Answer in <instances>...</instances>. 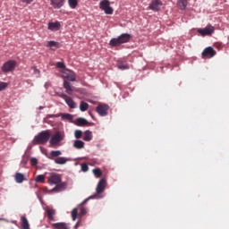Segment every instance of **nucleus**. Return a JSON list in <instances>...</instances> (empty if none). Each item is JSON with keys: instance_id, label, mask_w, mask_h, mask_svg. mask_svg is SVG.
Masks as SVG:
<instances>
[{"instance_id": "obj_1", "label": "nucleus", "mask_w": 229, "mask_h": 229, "mask_svg": "<svg viewBox=\"0 0 229 229\" xmlns=\"http://www.w3.org/2000/svg\"><path fill=\"white\" fill-rule=\"evenodd\" d=\"M48 185H55L50 192H62L65 189V182H62V177L58 174L51 173L47 177Z\"/></svg>"}, {"instance_id": "obj_2", "label": "nucleus", "mask_w": 229, "mask_h": 229, "mask_svg": "<svg viewBox=\"0 0 229 229\" xmlns=\"http://www.w3.org/2000/svg\"><path fill=\"white\" fill-rule=\"evenodd\" d=\"M131 38V35L123 33L117 38H111L109 46H111V47H118L119 46H122V44H127V42H130Z\"/></svg>"}, {"instance_id": "obj_3", "label": "nucleus", "mask_w": 229, "mask_h": 229, "mask_svg": "<svg viewBox=\"0 0 229 229\" xmlns=\"http://www.w3.org/2000/svg\"><path fill=\"white\" fill-rule=\"evenodd\" d=\"M94 198V196H91L88 199H86L85 200H83L80 205V209H79V213H78V208H73L72 211V221H76V217H83V216H85L87 214V208H85V207H83V205H85V203H87V201H89V199H92Z\"/></svg>"}, {"instance_id": "obj_4", "label": "nucleus", "mask_w": 229, "mask_h": 229, "mask_svg": "<svg viewBox=\"0 0 229 229\" xmlns=\"http://www.w3.org/2000/svg\"><path fill=\"white\" fill-rule=\"evenodd\" d=\"M51 139V132L49 131H42L38 135L35 136L33 144H46Z\"/></svg>"}, {"instance_id": "obj_5", "label": "nucleus", "mask_w": 229, "mask_h": 229, "mask_svg": "<svg viewBox=\"0 0 229 229\" xmlns=\"http://www.w3.org/2000/svg\"><path fill=\"white\" fill-rule=\"evenodd\" d=\"M99 8L106 13V15H112V13H114V8L110 6V1L108 0L100 1Z\"/></svg>"}, {"instance_id": "obj_6", "label": "nucleus", "mask_w": 229, "mask_h": 229, "mask_svg": "<svg viewBox=\"0 0 229 229\" xmlns=\"http://www.w3.org/2000/svg\"><path fill=\"white\" fill-rule=\"evenodd\" d=\"M17 67V62L14 60H9L5 62L2 66V72H13Z\"/></svg>"}, {"instance_id": "obj_7", "label": "nucleus", "mask_w": 229, "mask_h": 229, "mask_svg": "<svg viewBox=\"0 0 229 229\" xmlns=\"http://www.w3.org/2000/svg\"><path fill=\"white\" fill-rule=\"evenodd\" d=\"M65 137V135L60 131H56L51 138H50V144L51 146H58L62 140Z\"/></svg>"}, {"instance_id": "obj_8", "label": "nucleus", "mask_w": 229, "mask_h": 229, "mask_svg": "<svg viewBox=\"0 0 229 229\" xmlns=\"http://www.w3.org/2000/svg\"><path fill=\"white\" fill-rule=\"evenodd\" d=\"M214 31H216V28H214V26H212V25H208L204 29L198 30V33H199V35H201V37H207L208 35H212V33H214Z\"/></svg>"}, {"instance_id": "obj_9", "label": "nucleus", "mask_w": 229, "mask_h": 229, "mask_svg": "<svg viewBox=\"0 0 229 229\" xmlns=\"http://www.w3.org/2000/svg\"><path fill=\"white\" fill-rule=\"evenodd\" d=\"M97 112L98 114L101 115V117H106V115H108V110H110V106L106 104H99L97 106Z\"/></svg>"}, {"instance_id": "obj_10", "label": "nucleus", "mask_w": 229, "mask_h": 229, "mask_svg": "<svg viewBox=\"0 0 229 229\" xmlns=\"http://www.w3.org/2000/svg\"><path fill=\"white\" fill-rule=\"evenodd\" d=\"M217 53L215 51L214 47H206L201 55H202V58H214V55H216Z\"/></svg>"}, {"instance_id": "obj_11", "label": "nucleus", "mask_w": 229, "mask_h": 229, "mask_svg": "<svg viewBox=\"0 0 229 229\" xmlns=\"http://www.w3.org/2000/svg\"><path fill=\"white\" fill-rule=\"evenodd\" d=\"M162 1L161 0H152L151 3L148 5L149 10H152L153 12H160V8L162 6Z\"/></svg>"}, {"instance_id": "obj_12", "label": "nucleus", "mask_w": 229, "mask_h": 229, "mask_svg": "<svg viewBox=\"0 0 229 229\" xmlns=\"http://www.w3.org/2000/svg\"><path fill=\"white\" fill-rule=\"evenodd\" d=\"M63 78H66L68 81H76V73L71 70H64L63 72Z\"/></svg>"}, {"instance_id": "obj_13", "label": "nucleus", "mask_w": 229, "mask_h": 229, "mask_svg": "<svg viewBox=\"0 0 229 229\" xmlns=\"http://www.w3.org/2000/svg\"><path fill=\"white\" fill-rule=\"evenodd\" d=\"M59 98H62V99H64L66 105L70 108H76V103L72 100V98L65 94H60Z\"/></svg>"}, {"instance_id": "obj_14", "label": "nucleus", "mask_w": 229, "mask_h": 229, "mask_svg": "<svg viewBox=\"0 0 229 229\" xmlns=\"http://www.w3.org/2000/svg\"><path fill=\"white\" fill-rule=\"evenodd\" d=\"M48 117H61L63 121H72V114H48Z\"/></svg>"}, {"instance_id": "obj_15", "label": "nucleus", "mask_w": 229, "mask_h": 229, "mask_svg": "<svg viewBox=\"0 0 229 229\" xmlns=\"http://www.w3.org/2000/svg\"><path fill=\"white\" fill-rule=\"evenodd\" d=\"M106 188V180L105 179H101L96 188V192L97 194H101V192H103V191H105V189Z\"/></svg>"}, {"instance_id": "obj_16", "label": "nucleus", "mask_w": 229, "mask_h": 229, "mask_svg": "<svg viewBox=\"0 0 229 229\" xmlns=\"http://www.w3.org/2000/svg\"><path fill=\"white\" fill-rule=\"evenodd\" d=\"M50 4L55 10H59V8H62L65 4V0H50Z\"/></svg>"}, {"instance_id": "obj_17", "label": "nucleus", "mask_w": 229, "mask_h": 229, "mask_svg": "<svg viewBox=\"0 0 229 229\" xmlns=\"http://www.w3.org/2000/svg\"><path fill=\"white\" fill-rule=\"evenodd\" d=\"M47 28L50 31H58L61 28L60 21L48 22Z\"/></svg>"}, {"instance_id": "obj_18", "label": "nucleus", "mask_w": 229, "mask_h": 229, "mask_svg": "<svg viewBox=\"0 0 229 229\" xmlns=\"http://www.w3.org/2000/svg\"><path fill=\"white\" fill-rule=\"evenodd\" d=\"M64 88L66 89V94H69L71 96V92H74V87L71 85V82L64 81Z\"/></svg>"}, {"instance_id": "obj_19", "label": "nucleus", "mask_w": 229, "mask_h": 229, "mask_svg": "<svg viewBox=\"0 0 229 229\" xmlns=\"http://www.w3.org/2000/svg\"><path fill=\"white\" fill-rule=\"evenodd\" d=\"M117 67H118V69H121V71H126V70L130 69V66L128 65L126 61H123V60H119L117 62Z\"/></svg>"}, {"instance_id": "obj_20", "label": "nucleus", "mask_w": 229, "mask_h": 229, "mask_svg": "<svg viewBox=\"0 0 229 229\" xmlns=\"http://www.w3.org/2000/svg\"><path fill=\"white\" fill-rule=\"evenodd\" d=\"M69 158L60 157L54 159L55 164H58L59 165H64V164H67L69 162Z\"/></svg>"}, {"instance_id": "obj_21", "label": "nucleus", "mask_w": 229, "mask_h": 229, "mask_svg": "<svg viewBox=\"0 0 229 229\" xmlns=\"http://www.w3.org/2000/svg\"><path fill=\"white\" fill-rule=\"evenodd\" d=\"M51 225L53 229H69V225L65 223H54Z\"/></svg>"}, {"instance_id": "obj_22", "label": "nucleus", "mask_w": 229, "mask_h": 229, "mask_svg": "<svg viewBox=\"0 0 229 229\" xmlns=\"http://www.w3.org/2000/svg\"><path fill=\"white\" fill-rule=\"evenodd\" d=\"M76 126H87L89 124V122L85 118H77L75 120Z\"/></svg>"}, {"instance_id": "obj_23", "label": "nucleus", "mask_w": 229, "mask_h": 229, "mask_svg": "<svg viewBox=\"0 0 229 229\" xmlns=\"http://www.w3.org/2000/svg\"><path fill=\"white\" fill-rule=\"evenodd\" d=\"M73 147H75L76 149H83V148H85V142L80 140H76L73 142Z\"/></svg>"}, {"instance_id": "obj_24", "label": "nucleus", "mask_w": 229, "mask_h": 229, "mask_svg": "<svg viewBox=\"0 0 229 229\" xmlns=\"http://www.w3.org/2000/svg\"><path fill=\"white\" fill-rule=\"evenodd\" d=\"M47 214L49 221H55V215L56 214V211L55 209H47Z\"/></svg>"}, {"instance_id": "obj_25", "label": "nucleus", "mask_w": 229, "mask_h": 229, "mask_svg": "<svg viewBox=\"0 0 229 229\" xmlns=\"http://www.w3.org/2000/svg\"><path fill=\"white\" fill-rule=\"evenodd\" d=\"M14 180L16 183H22V182H24V174L21 173H16L14 175Z\"/></svg>"}, {"instance_id": "obj_26", "label": "nucleus", "mask_w": 229, "mask_h": 229, "mask_svg": "<svg viewBox=\"0 0 229 229\" xmlns=\"http://www.w3.org/2000/svg\"><path fill=\"white\" fill-rule=\"evenodd\" d=\"M83 140H85L86 142H90V140H92V131H86L84 132Z\"/></svg>"}, {"instance_id": "obj_27", "label": "nucleus", "mask_w": 229, "mask_h": 229, "mask_svg": "<svg viewBox=\"0 0 229 229\" xmlns=\"http://www.w3.org/2000/svg\"><path fill=\"white\" fill-rule=\"evenodd\" d=\"M21 222L23 229H30V223L28 222V218H26V216H21Z\"/></svg>"}, {"instance_id": "obj_28", "label": "nucleus", "mask_w": 229, "mask_h": 229, "mask_svg": "<svg viewBox=\"0 0 229 229\" xmlns=\"http://www.w3.org/2000/svg\"><path fill=\"white\" fill-rule=\"evenodd\" d=\"M177 5L180 10H185L187 8V0H177Z\"/></svg>"}, {"instance_id": "obj_29", "label": "nucleus", "mask_w": 229, "mask_h": 229, "mask_svg": "<svg viewBox=\"0 0 229 229\" xmlns=\"http://www.w3.org/2000/svg\"><path fill=\"white\" fill-rule=\"evenodd\" d=\"M47 46V47H50L53 50L58 49V47H60V44L56 41H48Z\"/></svg>"}, {"instance_id": "obj_30", "label": "nucleus", "mask_w": 229, "mask_h": 229, "mask_svg": "<svg viewBox=\"0 0 229 229\" xmlns=\"http://www.w3.org/2000/svg\"><path fill=\"white\" fill-rule=\"evenodd\" d=\"M35 182L37 183H46V176L44 174H39L36 177Z\"/></svg>"}, {"instance_id": "obj_31", "label": "nucleus", "mask_w": 229, "mask_h": 229, "mask_svg": "<svg viewBox=\"0 0 229 229\" xmlns=\"http://www.w3.org/2000/svg\"><path fill=\"white\" fill-rule=\"evenodd\" d=\"M80 110L81 112H87V110H89V104L81 101L80 104Z\"/></svg>"}, {"instance_id": "obj_32", "label": "nucleus", "mask_w": 229, "mask_h": 229, "mask_svg": "<svg viewBox=\"0 0 229 229\" xmlns=\"http://www.w3.org/2000/svg\"><path fill=\"white\" fill-rule=\"evenodd\" d=\"M62 155V151L60 150H52L50 152V158H58Z\"/></svg>"}, {"instance_id": "obj_33", "label": "nucleus", "mask_w": 229, "mask_h": 229, "mask_svg": "<svg viewBox=\"0 0 229 229\" xmlns=\"http://www.w3.org/2000/svg\"><path fill=\"white\" fill-rule=\"evenodd\" d=\"M92 172L96 178H101V176H103V172H101V169L99 168H95Z\"/></svg>"}, {"instance_id": "obj_34", "label": "nucleus", "mask_w": 229, "mask_h": 229, "mask_svg": "<svg viewBox=\"0 0 229 229\" xmlns=\"http://www.w3.org/2000/svg\"><path fill=\"white\" fill-rule=\"evenodd\" d=\"M68 4H69L70 8L74 10V8H76V6H78V0H68Z\"/></svg>"}, {"instance_id": "obj_35", "label": "nucleus", "mask_w": 229, "mask_h": 229, "mask_svg": "<svg viewBox=\"0 0 229 229\" xmlns=\"http://www.w3.org/2000/svg\"><path fill=\"white\" fill-rule=\"evenodd\" d=\"M75 139H81L83 132L81 130H76L74 132Z\"/></svg>"}, {"instance_id": "obj_36", "label": "nucleus", "mask_w": 229, "mask_h": 229, "mask_svg": "<svg viewBox=\"0 0 229 229\" xmlns=\"http://www.w3.org/2000/svg\"><path fill=\"white\" fill-rule=\"evenodd\" d=\"M81 171L83 173H87V171H89V165H87V163L81 164Z\"/></svg>"}, {"instance_id": "obj_37", "label": "nucleus", "mask_w": 229, "mask_h": 229, "mask_svg": "<svg viewBox=\"0 0 229 229\" xmlns=\"http://www.w3.org/2000/svg\"><path fill=\"white\" fill-rule=\"evenodd\" d=\"M56 67L58 69H65V64L62 62H58V63H56Z\"/></svg>"}, {"instance_id": "obj_38", "label": "nucleus", "mask_w": 229, "mask_h": 229, "mask_svg": "<svg viewBox=\"0 0 229 229\" xmlns=\"http://www.w3.org/2000/svg\"><path fill=\"white\" fill-rule=\"evenodd\" d=\"M6 87H8V84H6V82H1L0 83V92L2 90H4V89H6Z\"/></svg>"}, {"instance_id": "obj_39", "label": "nucleus", "mask_w": 229, "mask_h": 229, "mask_svg": "<svg viewBox=\"0 0 229 229\" xmlns=\"http://www.w3.org/2000/svg\"><path fill=\"white\" fill-rule=\"evenodd\" d=\"M30 164H31V165H37L38 164V160H37V158H35V157H32L30 159Z\"/></svg>"}, {"instance_id": "obj_40", "label": "nucleus", "mask_w": 229, "mask_h": 229, "mask_svg": "<svg viewBox=\"0 0 229 229\" xmlns=\"http://www.w3.org/2000/svg\"><path fill=\"white\" fill-rule=\"evenodd\" d=\"M35 0H21V3H26L27 4H31Z\"/></svg>"}, {"instance_id": "obj_41", "label": "nucleus", "mask_w": 229, "mask_h": 229, "mask_svg": "<svg viewBox=\"0 0 229 229\" xmlns=\"http://www.w3.org/2000/svg\"><path fill=\"white\" fill-rule=\"evenodd\" d=\"M32 69H33L35 74H40V70L37 69L36 66L32 67Z\"/></svg>"}, {"instance_id": "obj_42", "label": "nucleus", "mask_w": 229, "mask_h": 229, "mask_svg": "<svg viewBox=\"0 0 229 229\" xmlns=\"http://www.w3.org/2000/svg\"><path fill=\"white\" fill-rule=\"evenodd\" d=\"M38 109H39V110H44V106H40L38 107Z\"/></svg>"}, {"instance_id": "obj_43", "label": "nucleus", "mask_w": 229, "mask_h": 229, "mask_svg": "<svg viewBox=\"0 0 229 229\" xmlns=\"http://www.w3.org/2000/svg\"><path fill=\"white\" fill-rule=\"evenodd\" d=\"M75 228H78V224L75 225Z\"/></svg>"}]
</instances>
